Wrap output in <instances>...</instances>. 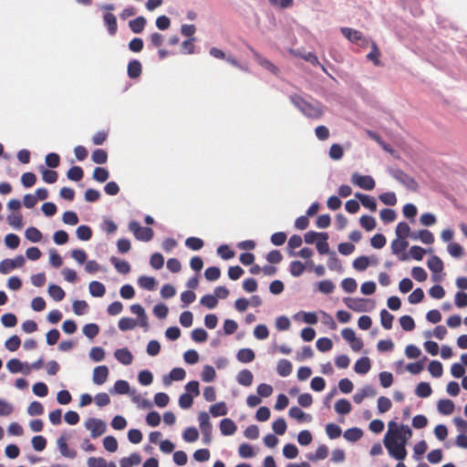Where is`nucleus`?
Wrapping results in <instances>:
<instances>
[{"label": "nucleus", "mask_w": 467, "mask_h": 467, "mask_svg": "<svg viewBox=\"0 0 467 467\" xmlns=\"http://www.w3.org/2000/svg\"><path fill=\"white\" fill-rule=\"evenodd\" d=\"M409 243L407 240L400 239L397 237V239L393 240L391 243L392 254L398 255L400 261L409 260V255L406 253H404Z\"/></svg>", "instance_id": "obj_9"}, {"label": "nucleus", "mask_w": 467, "mask_h": 467, "mask_svg": "<svg viewBox=\"0 0 467 467\" xmlns=\"http://www.w3.org/2000/svg\"><path fill=\"white\" fill-rule=\"evenodd\" d=\"M201 376L204 382H211L215 379L216 372L212 366L206 365L204 366Z\"/></svg>", "instance_id": "obj_58"}, {"label": "nucleus", "mask_w": 467, "mask_h": 467, "mask_svg": "<svg viewBox=\"0 0 467 467\" xmlns=\"http://www.w3.org/2000/svg\"><path fill=\"white\" fill-rule=\"evenodd\" d=\"M91 159L97 164H103L107 162L108 154L104 150L97 149L92 152Z\"/></svg>", "instance_id": "obj_52"}, {"label": "nucleus", "mask_w": 467, "mask_h": 467, "mask_svg": "<svg viewBox=\"0 0 467 467\" xmlns=\"http://www.w3.org/2000/svg\"><path fill=\"white\" fill-rule=\"evenodd\" d=\"M288 413L291 418L297 420L299 422L311 420L310 415L306 414L300 408L296 406L291 407Z\"/></svg>", "instance_id": "obj_25"}, {"label": "nucleus", "mask_w": 467, "mask_h": 467, "mask_svg": "<svg viewBox=\"0 0 467 467\" xmlns=\"http://www.w3.org/2000/svg\"><path fill=\"white\" fill-rule=\"evenodd\" d=\"M85 427L90 431L92 438L102 435L107 429L105 421L99 419L90 418L85 422Z\"/></svg>", "instance_id": "obj_7"}, {"label": "nucleus", "mask_w": 467, "mask_h": 467, "mask_svg": "<svg viewBox=\"0 0 467 467\" xmlns=\"http://www.w3.org/2000/svg\"><path fill=\"white\" fill-rule=\"evenodd\" d=\"M103 19H104V23L108 28L109 34L111 36H114L118 30V24H117L116 16L112 13L108 12L103 16Z\"/></svg>", "instance_id": "obj_20"}, {"label": "nucleus", "mask_w": 467, "mask_h": 467, "mask_svg": "<svg viewBox=\"0 0 467 467\" xmlns=\"http://www.w3.org/2000/svg\"><path fill=\"white\" fill-rule=\"evenodd\" d=\"M320 238L322 240L318 241L317 243V250L319 254H329V245L327 244V239H328V235L327 233H321L320 234Z\"/></svg>", "instance_id": "obj_41"}, {"label": "nucleus", "mask_w": 467, "mask_h": 467, "mask_svg": "<svg viewBox=\"0 0 467 467\" xmlns=\"http://www.w3.org/2000/svg\"><path fill=\"white\" fill-rule=\"evenodd\" d=\"M237 430L234 421L231 419H223L220 422V431L223 435L229 436L233 435Z\"/></svg>", "instance_id": "obj_16"}, {"label": "nucleus", "mask_w": 467, "mask_h": 467, "mask_svg": "<svg viewBox=\"0 0 467 467\" xmlns=\"http://www.w3.org/2000/svg\"><path fill=\"white\" fill-rule=\"evenodd\" d=\"M217 254L223 260H229L234 257V251L232 250L227 244H222L217 248Z\"/></svg>", "instance_id": "obj_51"}, {"label": "nucleus", "mask_w": 467, "mask_h": 467, "mask_svg": "<svg viewBox=\"0 0 467 467\" xmlns=\"http://www.w3.org/2000/svg\"><path fill=\"white\" fill-rule=\"evenodd\" d=\"M363 435V431L358 428H350L344 432V438L348 441L355 442L358 441Z\"/></svg>", "instance_id": "obj_35"}, {"label": "nucleus", "mask_w": 467, "mask_h": 467, "mask_svg": "<svg viewBox=\"0 0 467 467\" xmlns=\"http://www.w3.org/2000/svg\"><path fill=\"white\" fill-rule=\"evenodd\" d=\"M410 227L405 222H400L396 226V235L400 239H405L410 236Z\"/></svg>", "instance_id": "obj_37"}, {"label": "nucleus", "mask_w": 467, "mask_h": 467, "mask_svg": "<svg viewBox=\"0 0 467 467\" xmlns=\"http://www.w3.org/2000/svg\"><path fill=\"white\" fill-rule=\"evenodd\" d=\"M400 324L403 330L405 331H411L415 327V322L414 319L408 315L402 316L400 318Z\"/></svg>", "instance_id": "obj_56"}, {"label": "nucleus", "mask_w": 467, "mask_h": 467, "mask_svg": "<svg viewBox=\"0 0 467 467\" xmlns=\"http://www.w3.org/2000/svg\"><path fill=\"white\" fill-rule=\"evenodd\" d=\"M326 433L330 439L334 440L340 437L342 431L338 425L328 423L326 426Z\"/></svg>", "instance_id": "obj_50"}, {"label": "nucleus", "mask_w": 467, "mask_h": 467, "mask_svg": "<svg viewBox=\"0 0 467 467\" xmlns=\"http://www.w3.org/2000/svg\"><path fill=\"white\" fill-rule=\"evenodd\" d=\"M328 455V448L323 444V445H320L315 453H309L307 455V459L311 462H317V461H319V460H324L327 457Z\"/></svg>", "instance_id": "obj_29"}, {"label": "nucleus", "mask_w": 467, "mask_h": 467, "mask_svg": "<svg viewBox=\"0 0 467 467\" xmlns=\"http://www.w3.org/2000/svg\"><path fill=\"white\" fill-rule=\"evenodd\" d=\"M141 462L140 454L133 452L129 457L122 458L120 460V467H132L138 465Z\"/></svg>", "instance_id": "obj_32"}, {"label": "nucleus", "mask_w": 467, "mask_h": 467, "mask_svg": "<svg viewBox=\"0 0 467 467\" xmlns=\"http://www.w3.org/2000/svg\"><path fill=\"white\" fill-rule=\"evenodd\" d=\"M392 177L399 182L403 184L407 189L416 192L419 188V184L415 179L407 174L400 169H395L390 171Z\"/></svg>", "instance_id": "obj_4"}, {"label": "nucleus", "mask_w": 467, "mask_h": 467, "mask_svg": "<svg viewBox=\"0 0 467 467\" xmlns=\"http://www.w3.org/2000/svg\"><path fill=\"white\" fill-rule=\"evenodd\" d=\"M427 265H428L429 269L433 274H438V273L442 272L443 267H444L443 266V262L437 255L431 256V258L427 262Z\"/></svg>", "instance_id": "obj_23"}, {"label": "nucleus", "mask_w": 467, "mask_h": 467, "mask_svg": "<svg viewBox=\"0 0 467 467\" xmlns=\"http://www.w3.org/2000/svg\"><path fill=\"white\" fill-rule=\"evenodd\" d=\"M146 25V19L143 16H138L137 18L129 22L130 30L135 34H140L143 31Z\"/></svg>", "instance_id": "obj_30"}, {"label": "nucleus", "mask_w": 467, "mask_h": 467, "mask_svg": "<svg viewBox=\"0 0 467 467\" xmlns=\"http://www.w3.org/2000/svg\"><path fill=\"white\" fill-rule=\"evenodd\" d=\"M200 429L202 433V441L205 444H209L212 441L213 426L210 422V417L207 412L202 411L198 414Z\"/></svg>", "instance_id": "obj_5"}, {"label": "nucleus", "mask_w": 467, "mask_h": 467, "mask_svg": "<svg viewBox=\"0 0 467 467\" xmlns=\"http://www.w3.org/2000/svg\"><path fill=\"white\" fill-rule=\"evenodd\" d=\"M429 372L435 378H440L443 373L442 364L438 360H432L428 366Z\"/></svg>", "instance_id": "obj_47"}, {"label": "nucleus", "mask_w": 467, "mask_h": 467, "mask_svg": "<svg viewBox=\"0 0 467 467\" xmlns=\"http://www.w3.org/2000/svg\"><path fill=\"white\" fill-rule=\"evenodd\" d=\"M185 245L193 251L202 249L204 245L203 241L198 237H188L185 241Z\"/></svg>", "instance_id": "obj_49"}, {"label": "nucleus", "mask_w": 467, "mask_h": 467, "mask_svg": "<svg viewBox=\"0 0 467 467\" xmlns=\"http://www.w3.org/2000/svg\"><path fill=\"white\" fill-rule=\"evenodd\" d=\"M105 450L109 452H115L118 450V441L113 436H106L103 440Z\"/></svg>", "instance_id": "obj_57"}, {"label": "nucleus", "mask_w": 467, "mask_h": 467, "mask_svg": "<svg viewBox=\"0 0 467 467\" xmlns=\"http://www.w3.org/2000/svg\"><path fill=\"white\" fill-rule=\"evenodd\" d=\"M384 445L388 450L389 454L398 461H403L407 456L406 443L403 441L393 442L390 441H384Z\"/></svg>", "instance_id": "obj_3"}, {"label": "nucleus", "mask_w": 467, "mask_h": 467, "mask_svg": "<svg viewBox=\"0 0 467 467\" xmlns=\"http://www.w3.org/2000/svg\"><path fill=\"white\" fill-rule=\"evenodd\" d=\"M25 235H26V239H28L29 241H31L33 243L40 242L42 239L41 232L34 226L28 227L26 230Z\"/></svg>", "instance_id": "obj_45"}, {"label": "nucleus", "mask_w": 467, "mask_h": 467, "mask_svg": "<svg viewBox=\"0 0 467 467\" xmlns=\"http://www.w3.org/2000/svg\"><path fill=\"white\" fill-rule=\"evenodd\" d=\"M114 356L123 365H130L133 360L131 352L126 348L117 349Z\"/></svg>", "instance_id": "obj_19"}, {"label": "nucleus", "mask_w": 467, "mask_h": 467, "mask_svg": "<svg viewBox=\"0 0 467 467\" xmlns=\"http://www.w3.org/2000/svg\"><path fill=\"white\" fill-rule=\"evenodd\" d=\"M67 437L66 435H61L57 441V447L60 453L67 458L73 459L77 456V451L73 449H69L67 443Z\"/></svg>", "instance_id": "obj_11"}, {"label": "nucleus", "mask_w": 467, "mask_h": 467, "mask_svg": "<svg viewBox=\"0 0 467 467\" xmlns=\"http://www.w3.org/2000/svg\"><path fill=\"white\" fill-rule=\"evenodd\" d=\"M292 363L287 359H280L276 366V371L281 377H287L292 372Z\"/></svg>", "instance_id": "obj_24"}, {"label": "nucleus", "mask_w": 467, "mask_h": 467, "mask_svg": "<svg viewBox=\"0 0 467 467\" xmlns=\"http://www.w3.org/2000/svg\"><path fill=\"white\" fill-rule=\"evenodd\" d=\"M109 376V368L107 366H98L93 370V382L97 385H102L106 382Z\"/></svg>", "instance_id": "obj_12"}, {"label": "nucleus", "mask_w": 467, "mask_h": 467, "mask_svg": "<svg viewBox=\"0 0 467 467\" xmlns=\"http://www.w3.org/2000/svg\"><path fill=\"white\" fill-rule=\"evenodd\" d=\"M24 264L23 255H17L15 259H4L0 262V273L6 275L13 269L23 266Z\"/></svg>", "instance_id": "obj_8"}, {"label": "nucleus", "mask_w": 467, "mask_h": 467, "mask_svg": "<svg viewBox=\"0 0 467 467\" xmlns=\"http://www.w3.org/2000/svg\"><path fill=\"white\" fill-rule=\"evenodd\" d=\"M369 260L367 256L362 255L356 258L353 262V267L358 271H364L368 267Z\"/></svg>", "instance_id": "obj_63"}, {"label": "nucleus", "mask_w": 467, "mask_h": 467, "mask_svg": "<svg viewBox=\"0 0 467 467\" xmlns=\"http://www.w3.org/2000/svg\"><path fill=\"white\" fill-rule=\"evenodd\" d=\"M335 410L338 414H348L351 410V404L348 400L340 399L335 404Z\"/></svg>", "instance_id": "obj_34"}, {"label": "nucleus", "mask_w": 467, "mask_h": 467, "mask_svg": "<svg viewBox=\"0 0 467 467\" xmlns=\"http://www.w3.org/2000/svg\"><path fill=\"white\" fill-rule=\"evenodd\" d=\"M111 263L114 265L117 271L120 274L126 275L130 271V265L126 261H120L116 257H111Z\"/></svg>", "instance_id": "obj_40"}, {"label": "nucleus", "mask_w": 467, "mask_h": 467, "mask_svg": "<svg viewBox=\"0 0 467 467\" xmlns=\"http://www.w3.org/2000/svg\"><path fill=\"white\" fill-rule=\"evenodd\" d=\"M89 293L95 297H101L106 293L105 285L99 281H92L88 285Z\"/></svg>", "instance_id": "obj_28"}, {"label": "nucleus", "mask_w": 467, "mask_h": 467, "mask_svg": "<svg viewBox=\"0 0 467 467\" xmlns=\"http://www.w3.org/2000/svg\"><path fill=\"white\" fill-rule=\"evenodd\" d=\"M343 155H344V151H343V148L341 147V145H339L337 143H334L331 145V147L329 149V157L332 160L338 161V160L342 159Z\"/></svg>", "instance_id": "obj_59"}, {"label": "nucleus", "mask_w": 467, "mask_h": 467, "mask_svg": "<svg viewBox=\"0 0 467 467\" xmlns=\"http://www.w3.org/2000/svg\"><path fill=\"white\" fill-rule=\"evenodd\" d=\"M137 326L136 320L130 317H122L119 321V327L121 331L131 330Z\"/></svg>", "instance_id": "obj_55"}, {"label": "nucleus", "mask_w": 467, "mask_h": 467, "mask_svg": "<svg viewBox=\"0 0 467 467\" xmlns=\"http://www.w3.org/2000/svg\"><path fill=\"white\" fill-rule=\"evenodd\" d=\"M7 223L9 225L16 229H22L23 224V216L20 213H15L7 216Z\"/></svg>", "instance_id": "obj_38"}, {"label": "nucleus", "mask_w": 467, "mask_h": 467, "mask_svg": "<svg viewBox=\"0 0 467 467\" xmlns=\"http://www.w3.org/2000/svg\"><path fill=\"white\" fill-rule=\"evenodd\" d=\"M351 182L354 185L358 186L359 188L371 191L375 188L376 183L374 179L369 175H361L358 172H355L351 176Z\"/></svg>", "instance_id": "obj_6"}, {"label": "nucleus", "mask_w": 467, "mask_h": 467, "mask_svg": "<svg viewBox=\"0 0 467 467\" xmlns=\"http://www.w3.org/2000/svg\"><path fill=\"white\" fill-rule=\"evenodd\" d=\"M355 197L361 202V204L365 208H368L371 212H376L377 202L374 197L360 192H356Z\"/></svg>", "instance_id": "obj_14"}, {"label": "nucleus", "mask_w": 467, "mask_h": 467, "mask_svg": "<svg viewBox=\"0 0 467 467\" xmlns=\"http://www.w3.org/2000/svg\"><path fill=\"white\" fill-rule=\"evenodd\" d=\"M360 225L367 231H371L376 227V220L369 215H362L359 219Z\"/></svg>", "instance_id": "obj_54"}, {"label": "nucleus", "mask_w": 467, "mask_h": 467, "mask_svg": "<svg viewBox=\"0 0 467 467\" xmlns=\"http://www.w3.org/2000/svg\"><path fill=\"white\" fill-rule=\"evenodd\" d=\"M327 266L332 271H338V272L342 271V265L340 264V261L337 257V254L335 252L329 253V257L327 260Z\"/></svg>", "instance_id": "obj_48"}, {"label": "nucleus", "mask_w": 467, "mask_h": 467, "mask_svg": "<svg viewBox=\"0 0 467 467\" xmlns=\"http://www.w3.org/2000/svg\"><path fill=\"white\" fill-rule=\"evenodd\" d=\"M140 286L143 289L152 291L156 287V280L151 276H140L138 280Z\"/></svg>", "instance_id": "obj_36"}, {"label": "nucleus", "mask_w": 467, "mask_h": 467, "mask_svg": "<svg viewBox=\"0 0 467 467\" xmlns=\"http://www.w3.org/2000/svg\"><path fill=\"white\" fill-rule=\"evenodd\" d=\"M99 332V327L97 324L90 323L83 327V333L88 338L95 337Z\"/></svg>", "instance_id": "obj_61"}, {"label": "nucleus", "mask_w": 467, "mask_h": 467, "mask_svg": "<svg viewBox=\"0 0 467 467\" xmlns=\"http://www.w3.org/2000/svg\"><path fill=\"white\" fill-rule=\"evenodd\" d=\"M208 335L203 328H195L192 331V338L197 343H202L207 340Z\"/></svg>", "instance_id": "obj_62"}, {"label": "nucleus", "mask_w": 467, "mask_h": 467, "mask_svg": "<svg viewBox=\"0 0 467 467\" xmlns=\"http://www.w3.org/2000/svg\"><path fill=\"white\" fill-rule=\"evenodd\" d=\"M47 292L49 296L55 300V301H61L64 299L66 294L65 291L57 285H50L48 286Z\"/></svg>", "instance_id": "obj_31"}, {"label": "nucleus", "mask_w": 467, "mask_h": 467, "mask_svg": "<svg viewBox=\"0 0 467 467\" xmlns=\"http://www.w3.org/2000/svg\"><path fill=\"white\" fill-rule=\"evenodd\" d=\"M237 382L242 386H251L254 380V375L253 373L248 369H242L237 377H236Z\"/></svg>", "instance_id": "obj_22"}, {"label": "nucleus", "mask_w": 467, "mask_h": 467, "mask_svg": "<svg viewBox=\"0 0 467 467\" xmlns=\"http://www.w3.org/2000/svg\"><path fill=\"white\" fill-rule=\"evenodd\" d=\"M236 358L238 361L242 363H249L254 359L255 355L254 350L251 348H241L237 352Z\"/></svg>", "instance_id": "obj_27"}, {"label": "nucleus", "mask_w": 467, "mask_h": 467, "mask_svg": "<svg viewBox=\"0 0 467 467\" xmlns=\"http://www.w3.org/2000/svg\"><path fill=\"white\" fill-rule=\"evenodd\" d=\"M129 230L140 241L149 242L153 238L154 232L150 227H142L137 221H131L129 223Z\"/></svg>", "instance_id": "obj_2"}, {"label": "nucleus", "mask_w": 467, "mask_h": 467, "mask_svg": "<svg viewBox=\"0 0 467 467\" xmlns=\"http://www.w3.org/2000/svg\"><path fill=\"white\" fill-rule=\"evenodd\" d=\"M289 99L291 103L309 119H318L324 114V106L318 101L311 103L297 94L291 95Z\"/></svg>", "instance_id": "obj_1"}, {"label": "nucleus", "mask_w": 467, "mask_h": 467, "mask_svg": "<svg viewBox=\"0 0 467 467\" xmlns=\"http://www.w3.org/2000/svg\"><path fill=\"white\" fill-rule=\"evenodd\" d=\"M380 202L386 205L393 206L397 202L396 194L393 192H387L379 196Z\"/></svg>", "instance_id": "obj_60"}, {"label": "nucleus", "mask_w": 467, "mask_h": 467, "mask_svg": "<svg viewBox=\"0 0 467 467\" xmlns=\"http://www.w3.org/2000/svg\"><path fill=\"white\" fill-rule=\"evenodd\" d=\"M394 317L388 310L382 309L380 311V322L385 329H390L392 327Z\"/></svg>", "instance_id": "obj_42"}, {"label": "nucleus", "mask_w": 467, "mask_h": 467, "mask_svg": "<svg viewBox=\"0 0 467 467\" xmlns=\"http://www.w3.org/2000/svg\"><path fill=\"white\" fill-rule=\"evenodd\" d=\"M250 50L252 51L254 57L255 61L262 66L263 67L268 69L270 72L276 74L278 72V67L275 66L270 60L264 57L262 55H260L258 52H256L254 49L250 47Z\"/></svg>", "instance_id": "obj_13"}, {"label": "nucleus", "mask_w": 467, "mask_h": 467, "mask_svg": "<svg viewBox=\"0 0 467 467\" xmlns=\"http://www.w3.org/2000/svg\"><path fill=\"white\" fill-rule=\"evenodd\" d=\"M343 301L349 309L356 312H365L368 310L367 304L370 300L367 298L345 297Z\"/></svg>", "instance_id": "obj_10"}, {"label": "nucleus", "mask_w": 467, "mask_h": 467, "mask_svg": "<svg viewBox=\"0 0 467 467\" xmlns=\"http://www.w3.org/2000/svg\"><path fill=\"white\" fill-rule=\"evenodd\" d=\"M371 368L370 359L368 357H363L358 359L354 365V370L358 374L364 375L369 371Z\"/></svg>", "instance_id": "obj_17"}, {"label": "nucleus", "mask_w": 467, "mask_h": 467, "mask_svg": "<svg viewBox=\"0 0 467 467\" xmlns=\"http://www.w3.org/2000/svg\"><path fill=\"white\" fill-rule=\"evenodd\" d=\"M150 264L152 268L159 270L162 268L164 265V258L161 254L154 253L150 259Z\"/></svg>", "instance_id": "obj_64"}, {"label": "nucleus", "mask_w": 467, "mask_h": 467, "mask_svg": "<svg viewBox=\"0 0 467 467\" xmlns=\"http://www.w3.org/2000/svg\"><path fill=\"white\" fill-rule=\"evenodd\" d=\"M227 412L228 409L225 402L223 401L215 403L210 407V413L213 417L224 416L227 414Z\"/></svg>", "instance_id": "obj_33"}, {"label": "nucleus", "mask_w": 467, "mask_h": 467, "mask_svg": "<svg viewBox=\"0 0 467 467\" xmlns=\"http://www.w3.org/2000/svg\"><path fill=\"white\" fill-rule=\"evenodd\" d=\"M109 171L102 167L95 168L92 174V178L99 182H106L109 179Z\"/></svg>", "instance_id": "obj_46"}, {"label": "nucleus", "mask_w": 467, "mask_h": 467, "mask_svg": "<svg viewBox=\"0 0 467 467\" xmlns=\"http://www.w3.org/2000/svg\"><path fill=\"white\" fill-rule=\"evenodd\" d=\"M142 67L139 60L133 59L128 64V76L130 78H137L141 75Z\"/></svg>", "instance_id": "obj_21"}, {"label": "nucleus", "mask_w": 467, "mask_h": 467, "mask_svg": "<svg viewBox=\"0 0 467 467\" xmlns=\"http://www.w3.org/2000/svg\"><path fill=\"white\" fill-rule=\"evenodd\" d=\"M67 176L71 181L79 182L84 176L83 169L79 166H73L67 171Z\"/></svg>", "instance_id": "obj_43"}, {"label": "nucleus", "mask_w": 467, "mask_h": 467, "mask_svg": "<svg viewBox=\"0 0 467 467\" xmlns=\"http://www.w3.org/2000/svg\"><path fill=\"white\" fill-rule=\"evenodd\" d=\"M182 437L185 441L193 442L198 440L199 432L196 428L189 427L183 431Z\"/></svg>", "instance_id": "obj_53"}, {"label": "nucleus", "mask_w": 467, "mask_h": 467, "mask_svg": "<svg viewBox=\"0 0 467 467\" xmlns=\"http://www.w3.org/2000/svg\"><path fill=\"white\" fill-rule=\"evenodd\" d=\"M438 410L443 415H450L454 410V403L451 400H441L437 405Z\"/></svg>", "instance_id": "obj_26"}, {"label": "nucleus", "mask_w": 467, "mask_h": 467, "mask_svg": "<svg viewBox=\"0 0 467 467\" xmlns=\"http://www.w3.org/2000/svg\"><path fill=\"white\" fill-rule=\"evenodd\" d=\"M185 376L186 372L183 368H174L171 370L169 376L164 377L163 383L169 385L173 380L179 381L184 379Z\"/></svg>", "instance_id": "obj_15"}, {"label": "nucleus", "mask_w": 467, "mask_h": 467, "mask_svg": "<svg viewBox=\"0 0 467 467\" xmlns=\"http://www.w3.org/2000/svg\"><path fill=\"white\" fill-rule=\"evenodd\" d=\"M431 387L427 382L419 383L415 390L416 395L420 398H428L429 396H431Z\"/></svg>", "instance_id": "obj_39"}, {"label": "nucleus", "mask_w": 467, "mask_h": 467, "mask_svg": "<svg viewBox=\"0 0 467 467\" xmlns=\"http://www.w3.org/2000/svg\"><path fill=\"white\" fill-rule=\"evenodd\" d=\"M76 234L79 240L88 241L92 237V230L88 225H80L77 228Z\"/></svg>", "instance_id": "obj_44"}, {"label": "nucleus", "mask_w": 467, "mask_h": 467, "mask_svg": "<svg viewBox=\"0 0 467 467\" xmlns=\"http://www.w3.org/2000/svg\"><path fill=\"white\" fill-rule=\"evenodd\" d=\"M341 33L343 36L348 38L349 41L358 44V41L363 40V34L356 29L349 28V27H342Z\"/></svg>", "instance_id": "obj_18"}]
</instances>
